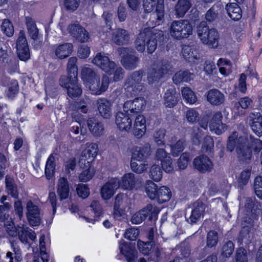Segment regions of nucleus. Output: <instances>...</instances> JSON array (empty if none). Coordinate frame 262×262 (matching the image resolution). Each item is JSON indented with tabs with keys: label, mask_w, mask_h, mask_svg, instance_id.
I'll list each match as a JSON object with an SVG mask.
<instances>
[{
	"label": "nucleus",
	"mask_w": 262,
	"mask_h": 262,
	"mask_svg": "<svg viewBox=\"0 0 262 262\" xmlns=\"http://www.w3.org/2000/svg\"><path fill=\"white\" fill-rule=\"evenodd\" d=\"M144 72L142 70L136 71L132 72L126 78L124 83V88L126 92L131 95L136 96L144 89L142 78Z\"/></svg>",
	"instance_id": "f257e3e1"
},
{
	"label": "nucleus",
	"mask_w": 262,
	"mask_h": 262,
	"mask_svg": "<svg viewBox=\"0 0 262 262\" xmlns=\"http://www.w3.org/2000/svg\"><path fill=\"white\" fill-rule=\"evenodd\" d=\"M197 34L203 43L212 48L217 46L219 33L216 29H209L205 21H202L198 26Z\"/></svg>",
	"instance_id": "f03ea898"
},
{
	"label": "nucleus",
	"mask_w": 262,
	"mask_h": 262,
	"mask_svg": "<svg viewBox=\"0 0 262 262\" xmlns=\"http://www.w3.org/2000/svg\"><path fill=\"white\" fill-rule=\"evenodd\" d=\"M170 33L177 39L187 38L192 33V27L188 20H174L170 25Z\"/></svg>",
	"instance_id": "7ed1b4c3"
},
{
	"label": "nucleus",
	"mask_w": 262,
	"mask_h": 262,
	"mask_svg": "<svg viewBox=\"0 0 262 262\" xmlns=\"http://www.w3.org/2000/svg\"><path fill=\"white\" fill-rule=\"evenodd\" d=\"M117 52L121 56V63L127 70H133L138 67L139 57L134 54L135 51L130 48L121 47L117 49Z\"/></svg>",
	"instance_id": "20e7f679"
},
{
	"label": "nucleus",
	"mask_w": 262,
	"mask_h": 262,
	"mask_svg": "<svg viewBox=\"0 0 262 262\" xmlns=\"http://www.w3.org/2000/svg\"><path fill=\"white\" fill-rule=\"evenodd\" d=\"M159 212L160 210L157 207L154 206L151 204H148L145 207L135 213L130 221L133 224H138L149 216V220L155 221L157 219Z\"/></svg>",
	"instance_id": "39448f33"
},
{
	"label": "nucleus",
	"mask_w": 262,
	"mask_h": 262,
	"mask_svg": "<svg viewBox=\"0 0 262 262\" xmlns=\"http://www.w3.org/2000/svg\"><path fill=\"white\" fill-rule=\"evenodd\" d=\"M77 77H67L62 75L59 79L60 85L67 90L68 96L72 99L79 97L82 94V89L77 83Z\"/></svg>",
	"instance_id": "423d86ee"
},
{
	"label": "nucleus",
	"mask_w": 262,
	"mask_h": 262,
	"mask_svg": "<svg viewBox=\"0 0 262 262\" xmlns=\"http://www.w3.org/2000/svg\"><path fill=\"white\" fill-rule=\"evenodd\" d=\"M244 135L238 137L236 152L238 160L245 163H249L252 157V151Z\"/></svg>",
	"instance_id": "0eeeda50"
},
{
	"label": "nucleus",
	"mask_w": 262,
	"mask_h": 262,
	"mask_svg": "<svg viewBox=\"0 0 262 262\" xmlns=\"http://www.w3.org/2000/svg\"><path fill=\"white\" fill-rule=\"evenodd\" d=\"M145 106V101L143 97H138L133 100L125 102L123 106V111L130 117L138 116Z\"/></svg>",
	"instance_id": "6e6552de"
},
{
	"label": "nucleus",
	"mask_w": 262,
	"mask_h": 262,
	"mask_svg": "<svg viewBox=\"0 0 262 262\" xmlns=\"http://www.w3.org/2000/svg\"><path fill=\"white\" fill-rule=\"evenodd\" d=\"M26 215L29 224L32 226H38L41 223L40 210L31 201L27 203Z\"/></svg>",
	"instance_id": "1a4fd4ad"
},
{
	"label": "nucleus",
	"mask_w": 262,
	"mask_h": 262,
	"mask_svg": "<svg viewBox=\"0 0 262 262\" xmlns=\"http://www.w3.org/2000/svg\"><path fill=\"white\" fill-rule=\"evenodd\" d=\"M110 84L109 77L103 74L101 79L99 76L95 80L91 82L87 88L91 93L95 95H100L105 92Z\"/></svg>",
	"instance_id": "9d476101"
},
{
	"label": "nucleus",
	"mask_w": 262,
	"mask_h": 262,
	"mask_svg": "<svg viewBox=\"0 0 262 262\" xmlns=\"http://www.w3.org/2000/svg\"><path fill=\"white\" fill-rule=\"evenodd\" d=\"M68 30L70 34L79 42H86L90 38L89 33L77 22L69 25Z\"/></svg>",
	"instance_id": "9b49d317"
},
{
	"label": "nucleus",
	"mask_w": 262,
	"mask_h": 262,
	"mask_svg": "<svg viewBox=\"0 0 262 262\" xmlns=\"http://www.w3.org/2000/svg\"><path fill=\"white\" fill-rule=\"evenodd\" d=\"M92 62L104 72L110 74L113 73L116 67V64L114 61H111L107 56L101 53H98L96 54Z\"/></svg>",
	"instance_id": "f8f14e48"
},
{
	"label": "nucleus",
	"mask_w": 262,
	"mask_h": 262,
	"mask_svg": "<svg viewBox=\"0 0 262 262\" xmlns=\"http://www.w3.org/2000/svg\"><path fill=\"white\" fill-rule=\"evenodd\" d=\"M150 34H148L146 42L147 50L149 53H152L157 47V42L163 39V33L154 27L150 28Z\"/></svg>",
	"instance_id": "ddd939ff"
},
{
	"label": "nucleus",
	"mask_w": 262,
	"mask_h": 262,
	"mask_svg": "<svg viewBox=\"0 0 262 262\" xmlns=\"http://www.w3.org/2000/svg\"><path fill=\"white\" fill-rule=\"evenodd\" d=\"M248 124L258 136H262V115L258 112H251L248 117Z\"/></svg>",
	"instance_id": "4468645a"
},
{
	"label": "nucleus",
	"mask_w": 262,
	"mask_h": 262,
	"mask_svg": "<svg viewBox=\"0 0 262 262\" xmlns=\"http://www.w3.org/2000/svg\"><path fill=\"white\" fill-rule=\"evenodd\" d=\"M120 185V182L117 179H112L106 182L101 188L100 194L102 198L104 200L110 199Z\"/></svg>",
	"instance_id": "2eb2a0df"
},
{
	"label": "nucleus",
	"mask_w": 262,
	"mask_h": 262,
	"mask_svg": "<svg viewBox=\"0 0 262 262\" xmlns=\"http://www.w3.org/2000/svg\"><path fill=\"white\" fill-rule=\"evenodd\" d=\"M193 164L194 168L202 173L210 171L213 167L212 162L207 156L204 155L196 157Z\"/></svg>",
	"instance_id": "dca6fc26"
},
{
	"label": "nucleus",
	"mask_w": 262,
	"mask_h": 262,
	"mask_svg": "<svg viewBox=\"0 0 262 262\" xmlns=\"http://www.w3.org/2000/svg\"><path fill=\"white\" fill-rule=\"evenodd\" d=\"M151 154V147L149 143H145L142 146H136L133 149L132 159L143 161Z\"/></svg>",
	"instance_id": "f3484780"
},
{
	"label": "nucleus",
	"mask_w": 262,
	"mask_h": 262,
	"mask_svg": "<svg viewBox=\"0 0 262 262\" xmlns=\"http://www.w3.org/2000/svg\"><path fill=\"white\" fill-rule=\"evenodd\" d=\"M112 40L118 46L126 45L130 40V35L127 30L118 28L112 33Z\"/></svg>",
	"instance_id": "a211bd4d"
},
{
	"label": "nucleus",
	"mask_w": 262,
	"mask_h": 262,
	"mask_svg": "<svg viewBox=\"0 0 262 262\" xmlns=\"http://www.w3.org/2000/svg\"><path fill=\"white\" fill-rule=\"evenodd\" d=\"M223 118L222 114L221 112H216L213 116L209 124L210 130L214 131L217 135L221 134L226 129V125L222 122Z\"/></svg>",
	"instance_id": "6ab92c4d"
},
{
	"label": "nucleus",
	"mask_w": 262,
	"mask_h": 262,
	"mask_svg": "<svg viewBox=\"0 0 262 262\" xmlns=\"http://www.w3.org/2000/svg\"><path fill=\"white\" fill-rule=\"evenodd\" d=\"M192 207L191 215L187 219V221L191 224L196 223L203 215L205 210V205L199 200L195 202Z\"/></svg>",
	"instance_id": "aec40b11"
},
{
	"label": "nucleus",
	"mask_w": 262,
	"mask_h": 262,
	"mask_svg": "<svg viewBox=\"0 0 262 262\" xmlns=\"http://www.w3.org/2000/svg\"><path fill=\"white\" fill-rule=\"evenodd\" d=\"M97 106L99 114L104 119H109L112 115V104L106 99L101 98L97 101Z\"/></svg>",
	"instance_id": "412c9836"
},
{
	"label": "nucleus",
	"mask_w": 262,
	"mask_h": 262,
	"mask_svg": "<svg viewBox=\"0 0 262 262\" xmlns=\"http://www.w3.org/2000/svg\"><path fill=\"white\" fill-rule=\"evenodd\" d=\"M193 4V0H178L174 7L175 15L177 17H183L192 7Z\"/></svg>",
	"instance_id": "4be33fe9"
},
{
	"label": "nucleus",
	"mask_w": 262,
	"mask_h": 262,
	"mask_svg": "<svg viewBox=\"0 0 262 262\" xmlns=\"http://www.w3.org/2000/svg\"><path fill=\"white\" fill-rule=\"evenodd\" d=\"M145 119L142 115L136 116L133 127V134L138 138L142 137L146 131Z\"/></svg>",
	"instance_id": "5701e85b"
},
{
	"label": "nucleus",
	"mask_w": 262,
	"mask_h": 262,
	"mask_svg": "<svg viewBox=\"0 0 262 262\" xmlns=\"http://www.w3.org/2000/svg\"><path fill=\"white\" fill-rule=\"evenodd\" d=\"M225 96L219 90L214 89L208 91L207 95V101L214 105H220L224 103Z\"/></svg>",
	"instance_id": "b1692460"
},
{
	"label": "nucleus",
	"mask_w": 262,
	"mask_h": 262,
	"mask_svg": "<svg viewBox=\"0 0 262 262\" xmlns=\"http://www.w3.org/2000/svg\"><path fill=\"white\" fill-rule=\"evenodd\" d=\"M120 252L124 255L128 262H132L137 257V252L135 247L124 242L119 245Z\"/></svg>",
	"instance_id": "393cba45"
},
{
	"label": "nucleus",
	"mask_w": 262,
	"mask_h": 262,
	"mask_svg": "<svg viewBox=\"0 0 262 262\" xmlns=\"http://www.w3.org/2000/svg\"><path fill=\"white\" fill-rule=\"evenodd\" d=\"M87 124L90 131L94 136L100 137L104 134L103 124L95 118L89 119Z\"/></svg>",
	"instance_id": "a878e982"
},
{
	"label": "nucleus",
	"mask_w": 262,
	"mask_h": 262,
	"mask_svg": "<svg viewBox=\"0 0 262 262\" xmlns=\"http://www.w3.org/2000/svg\"><path fill=\"white\" fill-rule=\"evenodd\" d=\"M130 116L124 114L122 112H118L116 116V123L121 130H127L132 126V119Z\"/></svg>",
	"instance_id": "bb28decb"
},
{
	"label": "nucleus",
	"mask_w": 262,
	"mask_h": 262,
	"mask_svg": "<svg viewBox=\"0 0 262 262\" xmlns=\"http://www.w3.org/2000/svg\"><path fill=\"white\" fill-rule=\"evenodd\" d=\"M150 34V28H145L138 35L135 41L136 49L141 52H143L145 49L147 36Z\"/></svg>",
	"instance_id": "cd10ccee"
},
{
	"label": "nucleus",
	"mask_w": 262,
	"mask_h": 262,
	"mask_svg": "<svg viewBox=\"0 0 262 262\" xmlns=\"http://www.w3.org/2000/svg\"><path fill=\"white\" fill-rule=\"evenodd\" d=\"M57 193L59 196L60 201H62L68 198L70 193V189L69 183L66 178H60L58 180Z\"/></svg>",
	"instance_id": "c85d7f7f"
},
{
	"label": "nucleus",
	"mask_w": 262,
	"mask_h": 262,
	"mask_svg": "<svg viewBox=\"0 0 262 262\" xmlns=\"http://www.w3.org/2000/svg\"><path fill=\"white\" fill-rule=\"evenodd\" d=\"M99 75L97 72L90 67H83L81 71V77L85 83V86L87 88L89 84L93 82Z\"/></svg>",
	"instance_id": "c756f323"
},
{
	"label": "nucleus",
	"mask_w": 262,
	"mask_h": 262,
	"mask_svg": "<svg viewBox=\"0 0 262 262\" xmlns=\"http://www.w3.org/2000/svg\"><path fill=\"white\" fill-rule=\"evenodd\" d=\"M226 9L228 16L234 20H238L242 18V11L240 7L235 3H228Z\"/></svg>",
	"instance_id": "7c9ffc66"
},
{
	"label": "nucleus",
	"mask_w": 262,
	"mask_h": 262,
	"mask_svg": "<svg viewBox=\"0 0 262 262\" xmlns=\"http://www.w3.org/2000/svg\"><path fill=\"white\" fill-rule=\"evenodd\" d=\"M179 94L174 88H170L166 91L164 96V104L166 107H173L178 102Z\"/></svg>",
	"instance_id": "2f4dec72"
},
{
	"label": "nucleus",
	"mask_w": 262,
	"mask_h": 262,
	"mask_svg": "<svg viewBox=\"0 0 262 262\" xmlns=\"http://www.w3.org/2000/svg\"><path fill=\"white\" fill-rule=\"evenodd\" d=\"M182 53L185 60L189 62H193L195 59L200 58L197 50L193 46H184Z\"/></svg>",
	"instance_id": "473e14b6"
},
{
	"label": "nucleus",
	"mask_w": 262,
	"mask_h": 262,
	"mask_svg": "<svg viewBox=\"0 0 262 262\" xmlns=\"http://www.w3.org/2000/svg\"><path fill=\"white\" fill-rule=\"evenodd\" d=\"M194 76V74L189 71L180 70L174 74L172 80L175 84H178L182 82H189L193 79Z\"/></svg>",
	"instance_id": "72a5a7b5"
},
{
	"label": "nucleus",
	"mask_w": 262,
	"mask_h": 262,
	"mask_svg": "<svg viewBox=\"0 0 262 262\" xmlns=\"http://www.w3.org/2000/svg\"><path fill=\"white\" fill-rule=\"evenodd\" d=\"M25 24L27 26L28 33L31 39L36 40L39 35V30L37 28L35 21L31 17H25Z\"/></svg>",
	"instance_id": "f704fd0d"
},
{
	"label": "nucleus",
	"mask_w": 262,
	"mask_h": 262,
	"mask_svg": "<svg viewBox=\"0 0 262 262\" xmlns=\"http://www.w3.org/2000/svg\"><path fill=\"white\" fill-rule=\"evenodd\" d=\"M136 179L135 174L128 173L124 174L122 178L121 186L123 189L132 190L135 187Z\"/></svg>",
	"instance_id": "c9c22d12"
},
{
	"label": "nucleus",
	"mask_w": 262,
	"mask_h": 262,
	"mask_svg": "<svg viewBox=\"0 0 262 262\" xmlns=\"http://www.w3.org/2000/svg\"><path fill=\"white\" fill-rule=\"evenodd\" d=\"M73 45L66 43L60 45L56 50V55L60 59L69 56L72 52Z\"/></svg>",
	"instance_id": "e433bc0d"
},
{
	"label": "nucleus",
	"mask_w": 262,
	"mask_h": 262,
	"mask_svg": "<svg viewBox=\"0 0 262 262\" xmlns=\"http://www.w3.org/2000/svg\"><path fill=\"white\" fill-rule=\"evenodd\" d=\"M5 182L7 193L14 198H18V191L17 185L15 184L14 180L11 177L6 176Z\"/></svg>",
	"instance_id": "4c0bfd02"
},
{
	"label": "nucleus",
	"mask_w": 262,
	"mask_h": 262,
	"mask_svg": "<svg viewBox=\"0 0 262 262\" xmlns=\"http://www.w3.org/2000/svg\"><path fill=\"white\" fill-rule=\"evenodd\" d=\"M171 197L170 189L166 186H162L158 189L156 194V200L159 203H163L169 200Z\"/></svg>",
	"instance_id": "58836bf2"
},
{
	"label": "nucleus",
	"mask_w": 262,
	"mask_h": 262,
	"mask_svg": "<svg viewBox=\"0 0 262 262\" xmlns=\"http://www.w3.org/2000/svg\"><path fill=\"white\" fill-rule=\"evenodd\" d=\"M174 61L167 59L161 60L158 64V67L164 75L171 74L174 71Z\"/></svg>",
	"instance_id": "ea45409f"
},
{
	"label": "nucleus",
	"mask_w": 262,
	"mask_h": 262,
	"mask_svg": "<svg viewBox=\"0 0 262 262\" xmlns=\"http://www.w3.org/2000/svg\"><path fill=\"white\" fill-rule=\"evenodd\" d=\"M97 151V145L93 143L86 148L82 151L81 155L88 159V163H91L96 156Z\"/></svg>",
	"instance_id": "a19ab883"
},
{
	"label": "nucleus",
	"mask_w": 262,
	"mask_h": 262,
	"mask_svg": "<svg viewBox=\"0 0 262 262\" xmlns=\"http://www.w3.org/2000/svg\"><path fill=\"white\" fill-rule=\"evenodd\" d=\"M77 59L76 57H72L69 58L68 65V75L67 77H72V79L75 77H77L78 69L76 66Z\"/></svg>",
	"instance_id": "79ce46f5"
},
{
	"label": "nucleus",
	"mask_w": 262,
	"mask_h": 262,
	"mask_svg": "<svg viewBox=\"0 0 262 262\" xmlns=\"http://www.w3.org/2000/svg\"><path fill=\"white\" fill-rule=\"evenodd\" d=\"M145 192L147 196L151 200H155L158 192V186L151 180H147L145 185Z\"/></svg>",
	"instance_id": "37998d69"
},
{
	"label": "nucleus",
	"mask_w": 262,
	"mask_h": 262,
	"mask_svg": "<svg viewBox=\"0 0 262 262\" xmlns=\"http://www.w3.org/2000/svg\"><path fill=\"white\" fill-rule=\"evenodd\" d=\"M155 244L154 242H144L138 240L137 246L139 251L144 255H148Z\"/></svg>",
	"instance_id": "c03bdc74"
},
{
	"label": "nucleus",
	"mask_w": 262,
	"mask_h": 262,
	"mask_svg": "<svg viewBox=\"0 0 262 262\" xmlns=\"http://www.w3.org/2000/svg\"><path fill=\"white\" fill-rule=\"evenodd\" d=\"M55 168V158L53 155H51L48 159L45 168V173L48 179H50L53 175Z\"/></svg>",
	"instance_id": "a18cd8bd"
},
{
	"label": "nucleus",
	"mask_w": 262,
	"mask_h": 262,
	"mask_svg": "<svg viewBox=\"0 0 262 262\" xmlns=\"http://www.w3.org/2000/svg\"><path fill=\"white\" fill-rule=\"evenodd\" d=\"M1 31L7 37H12L14 33V26L11 21L8 19L3 20L1 25Z\"/></svg>",
	"instance_id": "49530a36"
},
{
	"label": "nucleus",
	"mask_w": 262,
	"mask_h": 262,
	"mask_svg": "<svg viewBox=\"0 0 262 262\" xmlns=\"http://www.w3.org/2000/svg\"><path fill=\"white\" fill-rule=\"evenodd\" d=\"M183 98L189 104H193L196 101V97L194 93L188 87L183 88L182 90Z\"/></svg>",
	"instance_id": "de8ad7c7"
},
{
	"label": "nucleus",
	"mask_w": 262,
	"mask_h": 262,
	"mask_svg": "<svg viewBox=\"0 0 262 262\" xmlns=\"http://www.w3.org/2000/svg\"><path fill=\"white\" fill-rule=\"evenodd\" d=\"M163 171L159 165H153L149 171V177L151 179L156 182L160 181L162 178Z\"/></svg>",
	"instance_id": "09e8293b"
},
{
	"label": "nucleus",
	"mask_w": 262,
	"mask_h": 262,
	"mask_svg": "<svg viewBox=\"0 0 262 262\" xmlns=\"http://www.w3.org/2000/svg\"><path fill=\"white\" fill-rule=\"evenodd\" d=\"M219 10V5H214L206 13L205 18L207 21L210 23L215 21L218 17Z\"/></svg>",
	"instance_id": "8fccbe9b"
},
{
	"label": "nucleus",
	"mask_w": 262,
	"mask_h": 262,
	"mask_svg": "<svg viewBox=\"0 0 262 262\" xmlns=\"http://www.w3.org/2000/svg\"><path fill=\"white\" fill-rule=\"evenodd\" d=\"M164 75L162 73L160 68L158 66V69H151L147 75V80L149 83H153L154 81H157Z\"/></svg>",
	"instance_id": "3c124183"
},
{
	"label": "nucleus",
	"mask_w": 262,
	"mask_h": 262,
	"mask_svg": "<svg viewBox=\"0 0 262 262\" xmlns=\"http://www.w3.org/2000/svg\"><path fill=\"white\" fill-rule=\"evenodd\" d=\"M234 250V245L232 241H229L225 243L222 248L221 254L223 256L228 258Z\"/></svg>",
	"instance_id": "603ef678"
},
{
	"label": "nucleus",
	"mask_w": 262,
	"mask_h": 262,
	"mask_svg": "<svg viewBox=\"0 0 262 262\" xmlns=\"http://www.w3.org/2000/svg\"><path fill=\"white\" fill-rule=\"evenodd\" d=\"M246 138H247L248 140V145H249L250 147H254V150L255 151L259 150L262 148V142L260 139L255 138L253 136L249 134H244Z\"/></svg>",
	"instance_id": "864d4df0"
},
{
	"label": "nucleus",
	"mask_w": 262,
	"mask_h": 262,
	"mask_svg": "<svg viewBox=\"0 0 262 262\" xmlns=\"http://www.w3.org/2000/svg\"><path fill=\"white\" fill-rule=\"evenodd\" d=\"M252 239V236L249 230L246 228H244L240 232L238 242H240L241 244L248 245L251 242Z\"/></svg>",
	"instance_id": "5fc2aeb1"
},
{
	"label": "nucleus",
	"mask_w": 262,
	"mask_h": 262,
	"mask_svg": "<svg viewBox=\"0 0 262 262\" xmlns=\"http://www.w3.org/2000/svg\"><path fill=\"white\" fill-rule=\"evenodd\" d=\"M218 242L217 233L214 231H210L207 236L206 246L208 247H213L216 245Z\"/></svg>",
	"instance_id": "6e6d98bb"
},
{
	"label": "nucleus",
	"mask_w": 262,
	"mask_h": 262,
	"mask_svg": "<svg viewBox=\"0 0 262 262\" xmlns=\"http://www.w3.org/2000/svg\"><path fill=\"white\" fill-rule=\"evenodd\" d=\"M184 142L185 141L184 140H179L176 144L170 145L171 153L173 156H178L183 150Z\"/></svg>",
	"instance_id": "4d7b16f0"
},
{
	"label": "nucleus",
	"mask_w": 262,
	"mask_h": 262,
	"mask_svg": "<svg viewBox=\"0 0 262 262\" xmlns=\"http://www.w3.org/2000/svg\"><path fill=\"white\" fill-rule=\"evenodd\" d=\"M95 171L94 168L89 166L87 169L83 170L79 175V179L81 182H88L94 176Z\"/></svg>",
	"instance_id": "13d9d810"
},
{
	"label": "nucleus",
	"mask_w": 262,
	"mask_h": 262,
	"mask_svg": "<svg viewBox=\"0 0 262 262\" xmlns=\"http://www.w3.org/2000/svg\"><path fill=\"white\" fill-rule=\"evenodd\" d=\"M238 137L237 138V134L236 132H234L228 138V140L227 143V150L230 152L232 151L235 147H237V141Z\"/></svg>",
	"instance_id": "bf43d9fd"
},
{
	"label": "nucleus",
	"mask_w": 262,
	"mask_h": 262,
	"mask_svg": "<svg viewBox=\"0 0 262 262\" xmlns=\"http://www.w3.org/2000/svg\"><path fill=\"white\" fill-rule=\"evenodd\" d=\"M235 262H248L247 251L243 247L238 248L235 255Z\"/></svg>",
	"instance_id": "052dcab7"
},
{
	"label": "nucleus",
	"mask_w": 262,
	"mask_h": 262,
	"mask_svg": "<svg viewBox=\"0 0 262 262\" xmlns=\"http://www.w3.org/2000/svg\"><path fill=\"white\" fill-rule=\"evenodd\" d=\"M18 91V82L15 80L11 81L8 85V91L7 92V96L10 98H12L15 97V95L17 93Z\"/></svg>",
	"instance_id": "680f3d73"
},
{
	"label": "nucleus",
	"mask_w": 262,
	"mask_h": 262,
	"mask_svg": "<svg viewBox=\"0 0 262 262\" xmlns=\"http://www.w3.org/2000/svg\"><path fill=\"white\" fill-rule=\"evenodd\" d=\"M166 131L165 129H159L155 132L154 135L155 142L158 146L164 145V137Z\"/></svg>",
	"instance_id": "e2e57ef3"
},
{
	"label": "nucleus",
	"mask_w": 262,
	"mask_h": 262,
	"mask_svg": "<svg viewBox=\"0 0 262 262\" xmlns=\"http://www.w3.org/2000/svg\"><path fill=\"white\" fill-rule=\"evenodd\" d=\"M214 147V141L210 136H206L204 139L202 145V151L203 152H211Z\"/></svg>",
	"instance_id": "0e129e2a"
},
{
	"label": "nucleus",
	"mask_w": 262,
	"mask_h": 262,
	"mask_svg": "<svg viewBox=\"0 0 262 262\" xmlns=\"http://www.w3.org/2000/svg\"><path fill=\"white\" fill-rule=\"evenodd\" d=\"M147 256L149 261L158 262L161 258V251L158 247L155 245Z\"/></svg>",
	"instance_id": "69168bd1"
},
{
	"label": "nucleus",
	"mask_w": 262,
	"mask_h": 262,
	"mask_svg": "<svg viewBox=\"0 0 262 262\" xmlns=\"http://www.w3.org/2000/svg\"><path fill=\"white\" fill-rule=\"evenodd\" d=\"M80 0H64V8L69 11H75L79 5Z\"/></svg>",
	"instance_id": "338daca9"
},
{
	"label": "nucleus",
	"mask_w": 262,
	"mask_h": 262,
	"mask_svg": "<svg viewBox=\"0 0 262 262\" xmlns=\"http://www.w3.org/2000/svg\"><path fill=\"white\" fill-rule=\"evenodd\" d=\"M17 54L20 60H28L30 57L29 47L17 48Z\"/></svg>",
	"instance_id": "774afa93"
}]
</instances>
